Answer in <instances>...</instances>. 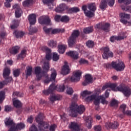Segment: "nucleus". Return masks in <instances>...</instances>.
<instances>
[{
	"mask_svg": "<svg viewBox=\"0 0 131 131\" xmlns=\"http://www.w3.org/2000/svg\"><path fill=\"white\" fill-rule=\"evenodd\" d=\"M43 114L40 113L37 117H36V121L38 123V127L40 130H43L49 127V124L47 122L42 121Z\"/></svg>",
	"mask_w": 131,
	"mask_h": 131,
	"instance_id": "5",
	"label": "nucleus"
},
{
	"mask_svg": "<svg viewBox=\"0 0 131 131\" xmlns=\"http://www.w3.org/2000/svg\"><path fill=\"white\" fill-rule=\"evenodd\" d=\"M80 33L78 30H74L68 40V45L70 48H72L76 42V39L79 36Z\"/></svg>",
	"mask_w": 131,
	"mask_h": 131,
	"instance_id": "6",
	"label": "nucleus"
},
{
	"mask_svg": "<svg viewBox=\"0 0 131 131\" xmlns=\"http://www.w3.org/2000/svg\"><path fill=\"white\" fill-rule=\"evenodd\" d=\"M13 9H16L15 10V17L16 18H20L21 15H22V10L20 9L19 5L15 4L13 6Z\"/></svg>",
	"mask_w": 131,
	"mask_h": 131,
	"instance_id": "17",
	"label": "nucleus"
},
{
	"mask_svg": "<svg viewBox=\"0 0 131 131\" xmlns=\"http://www.w3.org/2000/svg\"><path fill=\"white\" fill-rule=\"evenodd\" d=\"M43 31L46 33V34H50L52 32V28H48L47 27H44L43 28Z\"/></svg>",
	"mask_w": 131,
	"mask_h": 131,
	"instance_id": "52",
	"label": "nucleus"
},
{
	"mask_svg": "<svg viewBox=\"0 0 131 131\" xmlns=\"http://www.w3.org/2000/svg\"><path fill=\"white\" fill-rule=\"evenodd\" d=\"M86 45L88 48H93L94 46V42L92 40H89L86 42Z\"/></svg>",
	"mask_w": 131,
	"mask_h": 131,
	"instance_id": "57",
	"label": "nucleus"
},
{
	"mask_svg": "<svg viewBox=\"0 0 131 131\" xmlns=\"http://www.w3.org/2000/svg\"><path fill=\"white\" fill-rule=\"evenodd\" d=\"M25 127V124L23 123H19L16 124L15 123L14 127H12L10 129V131H19L23 129Z\"/></svg>",
	"mask_w": 131,
	"mask_h": 131,
	"instance_id": "13",
	"label": "nucleus"
},
{
	"mask_svg": "<svg viewBox=\"0 0 131 131\" xmlns=\"http://www.w3.org/2000/svg\"><path fill=\"white\" fill-rule=\"evenodd\" d=\"M70 12H73V13H77L79 12V8L78 7H73L69 9Z\"/></svg>",
	"mask_w": 131,
	"mask_h": 131,
	"instance_id": "58",
	"label": "nucleus"
},
{
	"mask_svg": "<svg viewBox=\"0 0 131 131\" xmlns=\"http://www.w3.org/2000/svg\"><path fill=\"white\" fill-rule=\"evenodd\" d=\"M61 98H62V96L60 95H51L50 96V101H51V102H55V101L57 100L59 101V100H60Z\"/></svg>",
	"mask_w": 131,
	"mask_h": 131,
	"instance_id": "32",
	"label": "nucleus"
},
{
	"mask_svg": "<svg viewBox=\"0 0 131 131\" xmlns=\"http://www.w3.org/2000/svg\"><path fill=\"white\" fill-rule=\"evenodd\" d=\"M38 21L40 24H45L46 25H51V19L48 16L44 15L40 16L38 19Z\"/></svg>",
	"mask_w": 131,
	"mask_h": 131,
	"instance_id": "10",
	"label": "nucleus"
},
{
	"mask_svg": "<svg viewBox=\"0 0 131 131\" xmlns=\"http://www.w3.org/2000/svg\"><path fill=\"white\" fill-rule=\"evenodd\" d=\"M91 94H92V92L88 91H84L81 94V95L83 98H84L86 95H91Z\"/></svg>",
	"mask_w": 131,
	"mask_h": 131,
	"instance_id": "60",
	"label": "nucleus"
},
{
	"mask_svg": "<svg viewBox=\"0 0 131 131\" xmlns=\"http://www.w3.org/2000/svg\"><path fill=\"white\" fill-rule=\"evenodd\" d=\"M103 54H102V57L103 59H107L110 57L112 58L113 57V53L110 51L109 48L105 47L103 49Z\"/></svg>",
	"mask_w": 131,
	"mask_h": 131,
	"instance_id": "11",
	"label": "nucleus"
},
{
	"mask_svg": "<svg viewBox=\"0 0 131 131\" xmlns=\"http://www.w3.org/2000/svg\"><path fill=\"white\" fill-rule=\"evenodd\" d=\"M83 31L85 34H89L94 31L93 27H89L83 29Z\"/></svg>",
	"mask_w": 131,
	"mask_h": 131,
	"instance_id": "31",
	"label": "nucleus"
},
{
	"mask_svg": "<svg viewBox=\"0 0 131 131\" xmlns=\"http://www.w3.org/2000/svg\"><path fill=\"white\" fill-rule=\"evenodd\" d=\"M29 31L30 34H33V33H36L37 31V28H32L31 26L29 28Z\"/></svg>",
	"mask_w": 131,
	"mask_h": 131,
	"instance_id": "45",
	"label": "nucleus"
},
{
	"mask_svg": "<svg viewBox=\"0 0 131 131\" xmlns=\"http://www.w3.org/2000/svg\"><path fill=\"white\" fill-rule=\"evenodd\" d=\"M118 1L120 4L123 3L124 5H129L131 4V0H118Z\"/></svg>",
	"mask_w": 131,
	"mask_h": 131,
	"instance_id": "51",
	"label": "nucleus"
},
{
	"mask_svg": "<svg viewBox=\"0 0 131 131\" xmlns=\"http://www.w3.org/2000/svg\"><path fill=\"white\" fill-rule=\"evenodd\" d=\"M59 58L60 57L57 53H53L52 59L54 61H57L58 60H59Z\"/></svg>",
	"mask_w": 131,
	"mask_h": 131,
	"instance_id": "56",
	"label": "nucleus"
},
{
	"mask_svg": "<svg viewBox=\"0 0 131 131\" xmlns=\"http://www.w3.org/2000/svg\"><path fill=\"white\" fill-rule=\"evenodd\" d=\"M95 28L96 29H103V23L96 25Z\"/></svg>",
	"mask_w": 131,
	"mask_h": 131,
	"instance_id": "61",
	"label": "nucleus"
},
{
	"mask_svg": "<svg viewBox=\"0 0 131 131\" xmlns=\"http://www.w3.org/2000/svg\"><path fill=\"white\" fill-rule=\"evenodd\" d=\"M69 20H70V19L67 15L63 16L60 18L61 22H63L64 23H68V22H69Z\"/></svg>",
	"mask_w": 131,
	"mask_h": 131,
	"instance_id": "40",
	"label": "nucleus"
},
{
	"mask_svg": "<svg viewBox=\"0 0 131 131\" xmlns=\"http://www.w3.org/2000/svg\"><path fill=\"white\" fill-rule=\"evenodd\" d=\"M120 110L124 114V113L126 112V105L123 104L120 106Z\"/></svg>",
	"mask_w": 131,
	"mask_h": 131,
	"instance_id": "50",
	"label": "nucleus"
},
{
	"mask_svg": "<svg viewBox=\"0 0 131 131\" xmlns=\"http://www.w3.org/2000/svg\"><path fill=\"white\" fill-rule=\"evenodd\" d=\"M66 48H67V46L65 45H59L58 46V52L60 54H64L65 53V50H66Z\"/></svg>",
	"mask_w": 131,
	"mask_h": 131,
	"instance_id": "30",
	"label": "nucleus"
},
{
	"mask_svg": "<svg viewBox=\"0 0 131 131\" xmlns=\"http://www.w3.org/2000/svg\"><path fill=\"white\" fill-rule=\"evenodd\" d=\"M81 74H82V73L80 71H77L75 72L73 76L71 77V81L73 82L79 81V80H80V77H81Z\"/></svg>",
	"mask_w": 131,
	"mask_h": 131,
	"instance_id": "9",
	"label": "nucleus"
},
{
	"mask_svg": "<svg viewBox=\"0 0 131 131\" xmlns=\"http://www.w3.org/2000/svg\"><path fill=\"white\" fill-rule=\"evenodd\" d=\"M51 71H52V73L50 78L46 79L44 81L45 83L48 84L50 81H55V79H56V77L57 76V72H56V70L54 69H51Z\"/></svg>",
	"mask_w": 131,
	"mask_h": 131,
	"instance_id": "14",
	"label": "nucleus"
},
{
	"mask_svg": "<svg viewBox=\"0 0 131 131\" xmlns=\"http://www.w3.org/2000/svg\"><path fill=\"white\" fill-rule=\"evenodd\" d=\"M26 56V50H24L21 51L20 54L18 55L17 57V59H19V58H25Z\"/></svg>",
	"mask_w": 131,
	"mask_h": 131,
	"instance_id": "48",
	"label": "nucleus"
},
{
	"mask_svg": "<svg viewBox=\"0 0 131 131\" xmlns=\"http://www.w3.org/2000/svg\"><path fill=\"white\" fill-rule=\"evenodd\" d=\"M120 16L121 18L120 21L123 24H125L127 26H131V21H128L126 20L124 18L126 19H129L130 18V15L128 14L125 13H121Z\"/></svg>",
	"mask_w": 131,
	"mask_h": 131,
	"instance_id": "8",
	"label": "nucleus"
},
{
	"mask_svg": "<svg viewBox=\"0 0 131 131\" xmlns=\"http://www.w3.org/2000/svg\"><path fill=\"white\" fill-rule=\"evenodd\" d=\"M121 8L123 11H126V12L131 11V6H126V7L123 5L121 6Z\"/></svg>",
	"mask_w": 131,
	"mask_h": 131,
	"instance_id": "46",
	"label": "nucleus"
},
{
	"mask_svg": "<svg viewBox=\"0 0 131 131\" xmlns=\"http://www.w3.org/2000/svg\"><path fill=\"white\" fill-rule=\"evenodd\" d=\"M33 5V0H26L23 2L24 7H30Z\"/></svg>",
	"mask_w": 131,
	"mask_h": 131,
	"instance_id": "33",
	"label": "nucleus"
},
{
	"mask_svg": "<svg viewBox=\"0 0 131 131\" xmlns=\"http://www.w3.org/2000/svg\"><path fill=\"white\" fill-rule=\"evenodd\" d=\"M13 24V25L11 26V29H15V28H17L19 26V23L17 20H14Z\"/></svg>",
	"mask_w": 131,
	"mask_h": 131,
	"instance_id": "44",
	"label": "nucleus"
},
{
	"mask_svg": "<svg viewBox=\"0 0 131 131\" xmlns=\"http://www.w3.org/2000/svg\"><path fill=\"white\" fill-rule=\"evenodd\" d=\"M55 89H56V88H53V84H52L51 85H50L48 90L43 91V94H44V95H46V96H48V95L52 94V93H53L54 91H55Z\"/></svg>",
	"mask_w": 131,
	"mask_h": 131,
	"instance_id": "25",
	"label": "nucleus"
},
{
	"mask_svg": "<svg viewBox=\"0 0 131 131\" xmlns=\"http://www.w3.org/2000/svg\"><path fill=\"white\" fill-rule=\"evenodd\" d=\"M111 106L115 108H117L118 107V101L115 99H113L111 103Z\"/></svg>",
	"mask_w": 131,
	"mask_h": 131,
	"instance_id": "41",
	"label": "nucleus"
},
{
	"mask_svg": "<svg viewBox=\"0 0 131 131\" xmlns=\"http://www.w3.org/2000/svg\"><path fill=\"white\" fill-rule=\"evenodd\" d=\"M42 50L46 53V60H48V61L50 60L51 58H52V54L51 53L52 51H51V49L47 47H44L42 48Z\"/></svg>",
	"mask_w": 131,
	"mask_h": 131,
	"instance_id": "15",
	"label": "nucleus"
},
{
	"mask_svg": "<svg viewBox=\"0 0 131 131\" xmlns=\"http://www.w3.org/2000/svg\"><path fill=\"white\" fill-rule=\"evenodd\" d=\"M93 121V118L92 117H88L85 120V125L88 128H92V122Z\"/></svg>",
	"mask_w": 131,
	"mask_h": 131,
	"instance_id": "26",
	"label": "nucleus"
},
{
	"mask_svg": "<svg viewBox=\"0 0 131 131\" xmlns=\"http://www.w3.org/2000/svg\"><path fill=\"white\" fill-rule=\"evenodd\" d=\"M26 76H30L32 74V67H27Z\"/></svg>",
	"mask_w": 131,
	"mask_h": 131,
	"instance_id": "39",
	"label": "nucleus"
},
{
	"mask_svg": "<svg viewBox=\"0 0 131 131\" xmlns=\"http://www.w3.org/2000/svg\"><path fill=\"white\" fill-rule=\"evenodd\" d=\"M5 123L6 126H10V129H11V127L15 126V123L11 118H6L5 120Z\"/></svg>",
	"mask_w": 131,
	"mask_h": 131,
	"instance_id": "20",
	"label": "nucleus"
},
{
	"mask_svg": "<svg viewBox=\"0 0 131 131\" xmlns=\"http://www.w3.org/2000/svg\"><path fill=\"white\" fill-rule=\"evenodd\" d=\"M55 0H42L43 4H47L48 6L49 9H53V6H55L54 4V1Z\"/></svg>",
	"mask_w": 131,
	"mask_h": 131,
	"instance_id": "24",
	"label": "nucleus"
},
{
	"mask_svg": "<svg viewBox=\"0 0 131 131\" xmlns=\"http://www.w3.org/2000/svg\"><path fill=\"white\" fill-rule=\"evenodd\" d=\"M111 66L117 71H123L125 68L124 63L121 60H120L118 63L113 61L112 65L110 63H107L106 65V68H111Z\"/></svg>",
	"mask_w": 131,
	"mask_h": 131,
	"instance_id": "4",
	"label": "nucleus"
},
{
	"mask_svg": "<svg viewBox=\"0 0 131 131\" xmlns=\"http://www.w3.org/2000/svg\"><path fill=\"white\" fill-rule=\"evenodd\" d=\"M118 126H119V124H118V122H114L113 123L108 122L105 124V127L107 129H110V128H112V129H116Z\"/></svg>",
	"mask_w": 131,
	"mask_h": 131,
	"instance_id": "12",
	"label": "nucleus"
},
{
	"mask_svg": "<svg viewBox=\"0 0 131 131\" xmlns=\"http://www.w3.org/2000/svg\"><path fill=\"white\" fill-rule=\"evenodd\" d=\"M99 99L101 100V103L103 105L105 104H108V101L106 100V98L103 95L99 96Z\"/></svg>",
	"mask_w": 131,
	"mask_h": 131,
	"instance_id": "47",
	"label": "nucleus"
},
{
	"mask_svg": "<svg viewBox=\"0 0 131 131\" xmlns=\"http://www.w3.org/2000/svg\"><path fill=\"white\" fill-rule=\"evenodd\" d=\"M99 8L101 9V10H104V9L107 8V2L106 0H101Z\"/></svg>",
	"mask_w": 131,
	"mask_h": 131,
	"instance_id": "36",
	"label": "nucleus"
},
{
	"mask_svg": "<svg viewBox=\"0 0 131 131\" xmlns=\"http://www.w3.org/2000/svg\"><path fill=\"white\" fill-rule=\"evenodd\" d=\"M106 4L110 6V7H113L115 0H105Z\"/></svg>",
	"mask_w": 131,
	"mask_h": 131,
	"instance_id": "55",
	"label": "nucleus"
},
{
	"mask_svg": "<svg viewBox=\"0 0 131 131\" xmlns=\"http://www.w3.org/2000/svg\"><path fill=\"white\" fill-rule=\"evenodd\" d=\"M43 69L45 71H49L50 70V63L49 61L44 62V66L43 67Z\"/></svg>",
	"mask_w": 131,
	"mask_h": 131,
	"instance_id": "42",
	"label": "nucleus"
},
{
	"mask_svg": "<svg viewBox=\"0 0 131 131\" xmlns=\"http://www.w3.org/2000/svg\"><path fill=\"white\" fill-rule=\"evenodd\" d=\"M67 9V6H66V5L62 4L59 5V6L56 8L55 11L58 13H61V12H63V11L66 10Z\"/></svg>",
	"mask_w": 131,
	"mask_h": 131,
	"instance_id": "23",
	"label": "nucleus"
},
{
	"mask_svg": "<svg viewBox=\"0 0 131 131\" xmlns=\"http://www.w3.org/2000/svg\"><path fill=\"white\" fill-rule=\"evenodd\" d=\"M10 74H11V70H10V68H5L3 71V77L7 78V77L10 76Z\"/></svg>",
	"mask_w": 131,
	"mask_h": 131,
	"instance_id": "28",
	"label": "nucleus"
},
{
	"mask_svg": "<svg viewBox=\"0 0 131 131\" xmlns=\"http://www.w3.org/2000/svg\"><path fill=\"white\" fill-rule=\"evenodd\" d=\"M108 86L114 92H117V91L119 92H122L125 97H129L131 95L130 89H129V87L125 86L123 84H121L120 85L117 86L116 84L112 83L108 84ZM116 86L117 87L116 88Z\"/></svg>",
	"mask_w": 131,
	"mask_h": 131,
	"instance_id": "1",
	"label": "nucleus"
},
{
	"mask_svg": "<svg viewBox=\"0 0 131 131\" xmlns=\"http://www.w3.org/2000/svg\"><path fill=\"white\" fill-rule=\"evenodd\" d=\"M86 9H88L86 5H84L82 7V10L84 11L85 16H86V17H89L90 18L94 17L95 16V13L94 12L97 10L96 4L95 3H92L88 5V9L90 11H88Z\"/></svg>",
	"mask_w": 131,
	"mask_h": 131,
	"instance_id": "3",
	"label": "nucleus"
},
{
	"mask_svg": "<svg viewBox=\"0 0 131 131\" xmlns=\"http://www.w3.org/2000/svg\"><path fill=\"white\" fill-rule=\"evenodd\" d=\"M5 111H6V112L12 111V107H11L10 105H6L5 107Z\"/></svg>",
	"mask_w": 131,
	"mask_h": 131,
	"instance_id": "62",
	"label": "nucleus"
},
{
	"mask_svg": "<svg viewBox=\"0 0 131 131\" xmlns=\"http://www.w3.org/2000/svg\"><path fill=\"white\" fill-rule=\"evenodd\" d=\"M52 86L55 88V90L57 91V92H64L65 90V86L64 85H60L58 86L55 85V84L52 83Z\"/></svg>",
	"mask_w": 131,
	"mask_h": 131,
	"instance_id": "27",
	"label": "nucleus"
},
{
	"mask_svg": "<svg viewBox=\"0 0 131 131\" xmlns=\"http://www.w3.org/2000/svg\"><path fill=\"white\" fill-rule=\"evenodd\" d=\"M13 95L14 96H16V97H19V98L23 97V94L17 91L13 92Z\"/></svg>",
	"mask_w": 131,
	"mask_h": 131,
	"instance_id": "59",
	"label": "nucleus"
},
{
	"mask_svg": "<svg viewBox=\"0 0 131 131\" xmlns=\"http://www.w3.org/2000/svg\"><path fill=\"white\" fill-rule=\"evenodd\" d=\"M126 38V36L123 35L122 36H113L111 37V42H114L115 40H121V39H124V38Z\"/></svg>",
	"mask_w": 131,
	"mask_h": 131,
	"instance_id": "22",
	"label": "nucleus"
},
{
	"mask_svg": "<svg viewBox=\"0 0 131 131\" xmlns=\"http://www.w3.org/2000/svg\"><path fill=\"white\" fill-rule=\"evenodd\" d=\"M41 73V68L39 67H37L35 69V73L36 75H38Z\"/></svg>",
	"mask_w": 131,
	"mask_h": 131,
	"instance_id": "53",
	"label": "nucleus"
},
{
	"mask_svg": "<svg viewBox=\"0 0 131 131\" xmlns=\"http://www.w3.org/2000/svg\"><path fill=\"white\" fill-rule=\"evenodd\" d=\"M66 89H67V94L68 95H72L73 94L74 91L72 88L67 86Z\"/></svg>",
	"mask_w": 131,
	"mask_h": 131,
	"instance_id": "54",
	"label": "nucleus"
},
{
	"mask_svg": "<svg viewBox=\"0 0 131 131\" xmlns=\"http://www.w3.org/2000/svg\"><path fill=\"white\" fill-rule=\"evenodd\" d=\"M5 95H6L5 92H0V104H2V103H3L4 101V100H5Z\"/></svg>",
	"mask_w": 131,
	"mask_h": 131,
	"instance_id": "43",
	"label": "nucleus"
},
{
	"mask_svg": "<svg viewBox=\"0 0 131 131\" xmlns=\"http://www.w3.org/2000/svg\"><path fill=\"white\" fill-rule=\"evenodd\" d=\"M65 30L64 29H54L52 28L51 34H56V33H59V32H64Z\"/></svg>",
	"mask_w": 131,
	"mask_h": 131,
	"instance_id": "37",
	"label": "nucleus"
},
{
	"mask_svg": "<svg viewBox=\"0 0 131 131\" xmlns=\"http://www.w3.org/2000/svg\"><path fill=\"white\" fill-rule=\"evenodd\" d=\"M85 80L83 82L82 84L84 86L85 85H88V84H90V83H93V77H92V75L87 74L85 76Z\"/></svg>",
	"mask_w": 131,
	"mask_h": 131,
	"instance_id": "18",
	"label": "nucleus"
},
{
	"mask_svg": "<svg viewBox=\"0 0 131 131\" xmlns=\"http://www.w3.org/2000/svg\"><path fill=\"white\" fill-rule=\"evenodd\" d=\"M67 64H68L67 61H65L64 65L63 66L61 70V74H62V75H67V74H69V72H70L69 66H68Z\"/></svg>",
	"mask_w": 131,
	"mask_h": 131,
	"instance_id": "16",
	"label": "nucleus"
},
{
	"mask_svg": "<svg viewBox=\"0 0 131 131\" xmlns=\"http://www.w3.org/2000/svg\"><path fill=\"white\" fill-rule=\"evenodd\" d=\"M93 100H94V104L95 106H99L100 105V96L97 97V95H91L85 98L86 102H91V101H93Z\"/></svg>",
	"mask_w": 131,
	"mask_h": 131,
	"instance_id": "7",
	"label": "nucleus"
},
{
	"mask_svg": "<svg viewBox=\"0 0 131 131\" xmlns=\"http://www.w3.org/2000/svg\"><path fill=\"white\" fill-rule=\"evenodd\" d=\"M48 46L50 48H56L57 47V42L53 40H50L48 41Z\"/></svg>",
	"mask_w": 131,
	"mask_h": 131,
	"instance_id": "38",
	"label": "nucleus"
},
{
	"mask_svg": "<svg viewBox=\"0 0 131 131\" xmlns=\"http://www.w3.org/2000/svg\"><path fill=\"white\" fill-rule=\"evenodd\" d=\"M85 111V107L83 105L77 106L76 103L71 104L70 107L69 113L72 117H77V114H82Z\"/></svg>",
	"mask_w": 131,
	"mask_h": 131,
	"instance_id": "2",
	"label": "nucleus"
},
{
	"mask_svg": "<svg viewBox=\"0 0 131 131\" xmlns=\"http://www.w3.org/2000/svg\"><path fill=\"white\" fill-rule=\"evenodd\" d=\"M101 129H102V128L100 125H96L94 126V130L95 131H101Z\"/></svg>",
	"mask_w": 131,
	"mask_h": 131,
	"instance_id": "64",
	"label": "nucleus"
},
{
	"mask_svg": "<svg viewBox=\"0 0 131 131\" xmlns=\"http://www.w3.org/2000/svg\"><path fill=\"white\" fill-rule=\"evenodd\" d=\"M13 34L15 35L16 38H19V37H23L25 33L22 31H15Z\"/></svg>",
	"mask_w": 131,
	"mask_h": 131,
	"instance_id": "29",
	"label": "nucleus"
},
{
	"mask_svg": "<svg viewBox=\"0 0 131 131\" xmlns=\"http://www.w3.org/2000/svg\"><path fill=\"white\" fill-rule=\"evenodd\" d=\"M30 131H38L37 128L35 125H32V126L30 128Z\"/></svg>",
	"mask_w": 131,
	"mask_h": 131,
	"instance_id": "63",
	"label": "nucleus"
},
{
	"mask_svg": "<svg viewBox=\"0 0 131 131\" xmlns=\"http://www.w3.org/2000/svg\"><path fill=\"white\" fill-rule=\"evenodd\" d=\"M28 20L30 25H34L36 22V15L34 14H31L29 15Z\"/></svg>",
	"mask_w": 131,
	"mask_h": 131,
	"instance_id": "21",
	"label": "nucleus"
},
{
	"mask_svg": "<svg viewBox=\"0 0 131 131\" xmlns=\"http://www.w3.org/2000/svg\"><path fill=\"white\" fill-rule=\"evenodd\" d=\"M19 49H20L19 47H18V46L14 47L10 50V53L11 54H12L13 55H15V54H17V53H19Z\"/></svg>",
	"mask_w": 131,
	"mask_h": 131,
	"instance_id": "34",
	"label": "nucleus"
},
{
	"mask_svg": "<svg viewBox=\"0 0 131 131\" xmlns=\"http://www.w3.org/2000/svg\"><path fill=\"white\" fill-rule=\"evenodd\" d=\"M13 103L14 107L15 108H21L22 104H21V101L19 100H14L13 99Z\"/></svg>",
	"mask_w": 131,
	"mask_h": 131,
	"instance_id": "35",
	"label": "nucleus"
},
{
	"mask_svg": "<svg viewBox=\"0 0 131 131\" xmlns=\"http://www.w3.org/2000/svg\"><path fill=\"white\" fill-rule=\"evenodd\" d=\"M66 54L67 55H68V56H70V57H71V58H72L74 60H77V59L79 58V54L77 51H70L67 52Z\"/></svg>",
	"mask_w": 131,
	"mask_h": 131,
	"instance_id": "19",
	"label": "nucleus"
},
{
	"mask_svg": "<svg viewBox=\"0 0 131 131\" xmlns=\"http://www.w3.org/2000/svg\"><path fill=\"white\" fill-rule=\"evenodd\" d=\"M110 27V24L107 23H103L102 30H108V29Z\"/></svg>",
	"mask_w": 131,
	"mask_h": 131,
	"instance_id": "49",
	"label": "nucleus"
}]
</instances>
